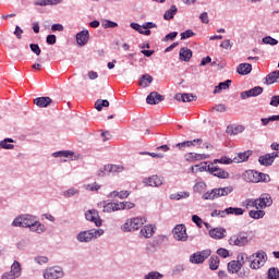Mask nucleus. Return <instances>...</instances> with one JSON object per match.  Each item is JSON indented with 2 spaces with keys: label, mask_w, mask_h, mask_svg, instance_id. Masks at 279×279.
Masks as SVG:
<instances>
[{
  "label": "nucleus",
  "mask_w": 279,
  "mask_h": 279,
  "mask_svg": "<svg viewBox=\"0 0 279 279\" xmlns=\"http://www.w3.org/2000/svg\"><path fill=\"white\" fill-rule=\"evenodd\" d=\"M104 234H106L104 229H88L80 231L76 234V241L78 243H92V241H97V239H100Z\"/></svg>",
  "instance_id": "obj_1"
},
{
  "label": "nucleus",
  "mask_w": 279,
  "mask_h": 279,
  "mask_svg": "<svg viewBox=\"0 0 279 279\" xmlns=\"http://www.w3.org/2000/svg\"><path fill=\"white\" fill-rule=\"evenodd\" d=\"M147 223V218L145 217H133L125 220V222L121 226L122 232H136L141 227Z\"/></svg>",
  "instance_id": "obj_2"
},
{
  "label": "nucleus",
  "mask_w": 279,
  "mask_h": 279,
  "mask_svg": "<svg viewBox=\"0 0 279 279\" xmlns=\"http://www.w3.org/2000/svg\"><path fill=\"white\" fill-rule=\"evenodd\" d=\"M250 258L247 256V253H239L236 255V259L231 260L227 265V269L229 274H239L241 269H243V265H245V262Z\"/></svg>",
  "instance_id": "obj_3"
},
{
  "label": "nucleus",
  "mask_w": 279,
  "mask_h": 279,
  "mask_svg": "<svg viewBox=\"0 0 279 279\" xmlns=\"http://www.w3.org/2000/svg\"><path fill=\"white\" fill-rule=\"evenodd\" d=\"M232 191H234V187H232V185L214 189L211 191L204 193L202 198L207 201L219 199V197H227V195H230Z\"/></svg>",
  "instance_id": "obj_4"
},
{
  "label": "nucleus",
  "mask_w": 279,
  "mask_h": 279,
  "mask_svg": "<svg viewBox=\"0 0 279 279\" xmlns=\"http://www.w3.org/2000/svg\"><path fill=\"white\" fill-rule=\"evenodd\" d=\"M247 260H251V269H260V267H264L265 263H267V254L263 251H258L250 256Z\"/></svg>",
  "instance_id": "obj_5"
},
{
  "label": "nucleus",
  "mask_w": 279,
  "mask_h": 279,
  "mask_svg": "<svg viewBox=\"0 0 279 279\" xmlns=\"http://www.w3.org/2000/svg\"><path fill=\"white\" fill-rule=\"evenodd\" d=\"M229 245L235 246V247H245L247 243H250V236L246 232H239L233 235H231L228 240Z\"/></svg>",
  "instance_id": "obj_6"
},
{
  "label": "nucleus",
  "mask_w": 279,
  "mask_h": 279,
  "mask_svg": "<svg viewBox=\"0 0 279 279\" xmlns=\"http://www.w3.org/2000/svg\"><path fill=\"white\" fill-rule=\"evenodd\" d=\"M35 217L29 214L20 215L12 221L11 226L13 228H29L34 223Z\"/></svg>",
  "instance_id": "obj_7"
},
{
  "label": "nucleus",
  "mask_w": 279,
  "mask_h": 279,
  "mask_svg": "<svg viewBox=\"0 0 279 279\" xmlns=\"http://www.w3.org/2000/svg\"><path fill=\"white\" fill-rule=\"evenodd\" d=\"M130 27L143 36H151V31L149 29L157 28L158 25H156L154 22H146L143 25L133 22L130 24Z\"/></svg>",
  "instance_id": "obj_8"
},
{
  "label": "nucleus",
  "mask_w": 279,
  "mask_h": 279,
  "mask_svg": "<svg viewBox=\"0 0 279 279\" xmlns=\"http://www.w3.org/2000/svg\"><path fill=\"white\" fill-rule=\"evenodd\" d=\"M23 268L21 267V263L14 260L11 265V270L5 271L1 275V279H17L22 276Z\"/></svg>",
  "instance_id": "obj_9"
},
{
  "label": "nucleus",
  "mask_w": 279,
  "mask_h": 279,
  "mask_svg": "<svg viewBox=\"0 0 279 279\" xmlns=\"http://www.w3.org/2000/svg\"><path fill=\"white\" fill-rule=\"evenodd\" d=\"M144 186H150L151 189H158L165 184V179L160 175L153 174L143 179Z\"/></svg>",
  "instance_id": "obj_10"
},
{
  "label": "nucleus",
  "mask_w": 279,
  "mask_h": 279,
  "mask_svg": "<svg viewBox=\"0 0 279 279\" xmlns=\"http://www.w3.org/2000/svg\"><path fill=\"white\" fill-rule=\"evenodd\" d=\"M210 254H213L210 250L196 252L190 256V263H192V265H202Z\"/></svg>",
  "instance_id": "obj_11"
},
{
  "label": "nucleus",
  "mask_w": 279,
  "mask_h": 279,
  "mask_svg": "<svg viewBox=\"0 0 279 279\" xmlns=\"http://www.w3.org/2000/svg\"><path fill=\"white\" fill-rule=\"evenodd\" d=\"M172 236L175 241H189V234L186 233V227L184 225H177L172 230Z\"/></svg>",
  "instance_id": "obj_12"
},
{
  "label": "nucleus",
  "mask_w": 279,
  "mask_h": 279,
  "mask_svg": "<svg viewBox=\"0 0 279 279\" xmlns=\"http://www.w3.org/2000/svg\"><path fill=\"white\" fill-rule=\"evenodd\" d=\"M64 277V271H62V268L54 266L49 267L44 270V278L45 279H60Z\"/></svg>",
  "instance_id": "obj_13"
},
{
  "label": "nucleus",
  "mask_w": 279,
  "mask_h": 279,
  "mask_svg": "<svg viewBox=\"0 0 279 279\" xmlns=\"http://www.w3.org/2000/svg\"><path fill=\"white\" fill-rule=\"evenodd\" d=\"M85 219L87 221H92V223H95L96 228H101L104 221L101 220V217L99 216V211L97 209H89L85 213Z\"/></svg>",
  "instance_id": "obj_14"
},
{
  "label": "nucleus",
  "mask_w": 279,
  "mask_h": 279,
  "mask_svg": "<svg viewBox=\"0 0 279 279\" xmlns=\"http://www.w3.org/2000/svg\"><path fill=\"white\" fill-rule=\"evenodd\" d=\"M257 208L259 210H265V208H269L271 204H274V199L270 194L264 193L258 198H256Z\"/></svg>",
  "instance_id": "obj_15"
},
{
  "label": "nucleus",
  "mask_w": 279,
  "mask_h": 279,
  "mask_svg": "<svg viewBox=\"0 0 279 279\" xmlns=\"http://www.w3.org/2000/svg\"><path fill=\"white\" fill-rule=\"evenodd\" d=\"M208 173H211V175L220 178L221 180H228V178H230V173H228V171L215 166V163L209 165Z\"/></svg>",
  "instance_id": "obj_16"
},
{
  "label": "nucleus",
  "mask_w": 279,
  "mask_h": 279,
  "mask_svg": "<svg viewBox=\"0 0 279 279\" xmlns=\"http://www.w3.org/2000/svg\"><path fill=\"white\" fill-rule=\"evenodd\" d=\"M276 158H279V151H274L271 154H266L264 156H260L258 158V162L260 165H263L264 167H271V165H274V160H276Z\"/></svg>",
  "instance_id": "obj_17"
},
{
  "label": "nucleus",
  "mask_w": 279,
  "mask_h": 279,
  "mask_svg": "<svg viewBox=\"0 0 279 279\" xmlns=\"http://www.w3.org/2000/svg\"><path fill=\"white\" fill-rule=\"evenodd\" d=\"M185 158V162H201V160H206L208 158H210V155H206V154H197V153H186L184 155Z\"/></svg>",
  "instance_id": "obj_18"
},
{
  "label": "nucleus",
  "mask_w": 279,
  "mask_h": 279,
  "mask_svg": "<svg viewBox=\"0 0 279 279\" xmlns=\"http://www.w3.org/2000/svg\"><path fill=\"white\" fill-rule=\"evenodd\" d=\"M156 234V226L145 225L140 231V239H151Z\"/></svg>",
  "instance_id": "obj_19"
},
{
  "label": "nucleus",
  "mask_w": 279,
  "mask_h": 279,
  "mask_svg": "<svg viewBox=\"0 0 279 279\" xmlns=\"http://www.w3.org/2000/svg\"><path fill=\"white\" fill-rule=\"evenodd\" d=\"M88 40H90V33H88V29H83L76 34V43L78 47H85V45H88Z\"/></svg>",
  "instance_id": "obj_20"
},
{
  "label": "nucleus",
  "mask_w": 279,
  "mask_h": 279,
  "mask_svg": "<svg viewBox=\"0 0 279 279\" xmlns=\"http://www.w3.org/2000/svg\"><path fill=\"white\" fill-rule=\"evenodd\" d=\"M31 232H36V234H43V232H46L47 228L45 225H43L40 221H38V218H34L31 227H28Z\"/></svg>",
  "instance_id": "obj_21"
},
{
  "label": "nucleus",
  "mask_w": 279,
  "mask_h": 279,
  "mask_svg": "<svg viewBox=\"0 0 279 279\" xmlns=\"http://www.w3.org/2000/svg\"><path fill=\"white\" fill-rule=\"evenodd\" d=\"M258 95H263V87L256 86L252 89L241 93V99H248V97H258Z\"/></svg>",
  "instance_id": "obj_22"
},
{
  "label": "nucleus",
  "mask_w": 279,
  "mask_h": 279,
  "mask_svg": "<svg viewBox=\"0 0 279 279\" xmlns=\"http://www.w3.org/2000/svg\"><path fill=\"white\" fill-rule=\"evenodd\" d=\"M160 101H165V96L157 92H151L146 98V102L150 106H156V104H160Z\"/></svg>",
  "instance_id": "obj_23"
},
{
  "label": "nucleus",
  "mask_w": 279,
  "mask_h": 279,
  "mask_svg": "<svg viewBox=\"0 0 279 279\" xmlns=\"http://www.w3.org/2000/svg\"><path fill=\"white\" fill-rule=\"evenodd\" d=\"M258 173L257 171L254 170H246L243 174L242 178L245 180V182H253L254 184H257L258 182Z\"/></svg>",
  "instance_id": "obj_24"
},
{
  "label": "nucleus",
  "mask_w": 279,
  "mask_h": 279,
  "mask_svg": "<svg viewBox=\"0 0 279 279\" xmlns=\"http://www.w3.org/2000/svg\"><path fill=\"white\" fill-rule=\"evenodd\" d=\"M179 58L182 62H190L193 58V51H191V49L187 47H183L180 49Z\"/></svg>",
  "instance_id": "obj_25"
},
{
  "label": "nucleus",
  "mask_w": 279,
  "mask_h": 279,
  "mask_svg": "<svg viewBox=\"0 0 279 279\" xmlns=\"http://www.w3.org/2000/svg\"><path fill=\"white\" fill-rule=\"evenodd\" d=\"M52 101L53 100L50 97H38L34 99V104L38 108H47L48 106H51Z\"/></svg>",
  "instance_id": "obj_26"
},
{
  "label": "nucleus",
  "mask_w": 279,
  "mask_h": 279,
  "mask_svg": "<svg viewBox=\"0 0 279 279\" xmlns=\"http://www.w3.org/2000/svg\"><path fill=\"white\" fill-rule=\"evenodd\" d=\"M202 143H204V140L196 138L193 141H185L183 143H179L177 144V146L179 147V149H184V147H197V145H202Z\"/></svg>",
  "instance_id": "obj_27"
},
{
  "label": "nucleus",
  "mask_w": 279,
  "mask_h": 279,
  "mask_svg": "<svg viewBox=\"0 0 279 279\" xmlns=\"http://www.w3.org/2000/svg\"><path fill=\"white\" fill-rule=\"evenodd\" d=\"M250 156H252V150L239 153L238 156L233 158V162H235L236 165L241 162H247V160H250Z\"/></svg>",
  "instance_id": "obj_28"
},
{
  "label": "nucleus",
  "mask_w": 279,
  "mask_h": 279,
  "mask_svg": "<svg viewBox=\"0 0 279 279\" xmlns=\"http://www.w3.org/2000/svg\"><path fill=\"white\" fill-rule=\"evenodd\" d=\"M209 236H211V239H223L226 236V229L225 228H214L211 230H209Z\"/></svg>",
  "instance_id": "obj_29"
},
{
  "label": "nucleus",
  "mask_w": 279,
  "mask_h": 279,
  "mask_svg": "<svg viewBox=\"0 0 279 279\" xmlns=\"http://www.w3.org/2000/svg\"><path fill=\"white\" fill-rule=\"evenodd\" d=\"M236 73H239V75H250V73H252V64L240 63L236 68Z\"/></svg>",
  "instance_id": "obj_30"
},
{
  "label": "nucleus",
  "mask_w": 279,
  "mask_h": 279,
  "mask_svg": "<svg viewBox=\"0 0 279 279\" xmlns=\"http://www.w3.org/2000/svg\"><path fill=\"white\" fill-rule=\"evenodd\" d=\"M177 101H183L184 104L195 101L197 99V96H194L193 94H177L174 96Z\"/></svg>",
  "instance_id": "obj_31"
},
{
  "label": "nucleus",
  "mask_w": 279,
  "mask_h": 279,
  "mask_svg": "<svg viewBox=\"0 0 279 279\" xmlns=\"http://www.w3.org/2000/svg\"><path fill=\"white\" fill-rule=\"evenodd\" d=\"M210 168V165L208 166L207 162H201L198 165L192 166L191 169V173H202L204 171H208V169Z\"/></svg>",
  "instance_id": "obj_32"
},
{
  "label": "nucleus",
  "mask_w": 279,
  "mask_h": 279,
  "mask_svg": "<svg viewBox=\"0 0 279 279\" xmlns=\"http://www.w3.org/2000/svg\"><path fill=\"white\" fill-rule=\"evenodd\" d=\"M121 210L120 203H107L102 207L104 213H117Z\"/></svg>",
  "instance_id": "obj_33"
},
{
  "label": "nucleus",
  "mask_w": 279,
  "mask_h": 279,
  "mask_svg": "<svg viewBox=\"0 0 279 279\" xmlns=\"http://www.w3.org/2000/svg\"><path fill=\"white\" fill-rule=\"evenodd\" d=\"M125 168H123V166L121 165H106L105 166V171L109 172V173H121L124 171Z\"/></svg>",
  "instance_id": "obj_34"
},
{
  "label": "nucleus",
  "mask_w": 279,
  "mask_h": 279,
  "mask_svg": "<svg viewBox=\"0 0 279 279\" xmlns=\"http://www.w3.org/2000/svg\"><path fill=\"white\" fill-rule=\"evenodd\" d=\"M151 82H154V77H151V75L149 74H144L140 78L138 86H141L142 88H147L151 84Z\"/></svg>",
  "instance_id": "obj_35"
},
{
  "label": "nucleus",
  "mask_w": 279,
  "mask_h": 279,
  "mask_svg": "<svg viewBox=\"0 0 279 279\" xmlns=\"http://www.w3.org/2000/svg\"><path fill=\"white\" fill-rule=\"evenodd\" d=\"M242 206L247 210H250V208H256V210H259L256 198H246L245 201L242 202Z\"/></svg>",
  "instance_id": "obj_36"
},
{
  "label": "nucleus",
  "mask_w": 279,
  "mask_h": 279,
  "mask_svg": "<svg viewBox=\"0 0 279 279\" xmlns=\"http://www.w3.org/2000/svg\"><path fill=\"white\" fill-rule=\"evenodd\" d=\"M64 0H37L35 1V5L46 7V5H59Z\"/></svg>",
  "instance_id": "obj_37"
},
{
  "label": "nucleus",
  "mask_w": 279,
  "mask_h": 279,
  "mask_svg": "<svg viewBox=\"0 0 279 279\" xmlns=\"http://www.w3.org/2000/svg\"><path fill=\"white\" fill-rule=\"evenodd\" d=\"M230 84H232L231 80H227L226 82L219 83L218 86L214 89V95H217V93H220L222 90H228L230 88Z\"/></svg>",
  "instance_id": "obj_38"
},
{
  "label": "nucleus",
  "mask_w": 279,
  "mask_h": 279,
  "mask_svg": "<svg viewBox=\"0 0 279 279\" xmlns=\"http://www.w3.org/2000/svg\"><path fill=\"white\" fill-rule=\"evenodd\" d=\"M175 14H178V7L172 4L170 7V9L165 12L163 19H165V21H171V19H173V16H175Z\"/></svg>",
  "instance_id": "obj_39"
},
{
  "label": "nucleus",
  "mask_w": 279,
  "mask_h": 279,
  "mask_svg": "<svg viewBox=\"0 0 279 279\" xmlns=\"http://www.w3.org/2000/svg\"><path fill=\"white\" fill-rule=\"evenodd\" d=\"M265 80L266 84H276V82L279 80V70L269 73Z\"/></svg>",
  "instance_id": "obj_40"
},
{
  "label": "nucleus",
  "mask_w": 279,
  "mask_h": 279,
  "mask_svg": "<svg viewBox=\"0 0 279 279\" xmlns=\"http://www.w3.org/2000/svg\"><path fill=\"white\" fill-rule=\"evenodd\" d=\"M83 187L85 189V191H88L90 193H97L98 191L101 190V184L94 182L90 184H85L83 185Z\"/></svg>",
  "instance_id": "obj_41"
},
{
  "label": "nucleus",
  "mask_w": 279,
  "mask_h": 279,
  "mask_svg": "<svg viewBox=\"0 0 279 279\" xmlns=\"http://www.w3.org/2000/svg\"><path fill=\"white\" fill-rule=\"evenodd\" d=\"M73 151L71 150H59L52 153V158H71L73 156Z\"/></svg>",
  "instance_id": "obj_42"
},
{
  "label": "nucleus",
  "mask_w": 279,
  "mask_h": 279,
  "mask_svg": "<svg viewBox=\"0 0 279 279\" xmlns=\"http://www.w3.org/2000/svg\"><path fill=\"white\" fill-rule=\"evenodd\" d=\"M227 215H235V217H239L245 213V210L241 207H229L226 208Z\"/></svg>",
  "instance_id": "obj_43"
},
{
  "label": "nucleus",
  "mask_w": 279,
  "mask_h": 279,
  "mask_svg": "<svg viewBox=\"0 0 279 279\" xmlns=\"http://www.w3.org/2000/svg\"><path fill=\"white\" fill-rule=\"evenodd\" d=\"M14 140L12 138H4L0 142V149H14Z\"/></svg>",
  "instance_id": "obj_44"
},
{
  "label": "nucleus",
  "mask_w": 279,
  "mask_h": 279,
  "mask_svg": "<svg viewBox=\"0 0 279 279\" xmlns=\"http://www.w3.org/2000/svg\"><path fill=\"white\" fill-rule=\"evenodd\" d=\"M110 106V101L104 100V99H98L95 102V108L98 112H101L104 108H108Z\"/></svg>",
  "instance_id": "obj_45"
},
{
  "label": "nucleus",
  "mask_w": 279,
  "mask_h": 279,
  "mask_svg": "<svg viewBox=\"0 0 279 279\" xmlns=\"http://www.w3.org/2000/svg\"><path fill=\"white\" fill-rule=\"evenodd\" d=\"M209 268L211 271H216V269H219V256L213 255L209 258Z\"/></svg>",
  "instance_id": "obj_46"
},
{
  "label": "nucleus",
  "mask_w": 279,
  "mask_h": 279,
  "mask_svg": "<svg viewBox=\"0 0 279 279\" xmlns=\"http://www.w3.org/2000/svg\"><path fill=\"white\" fill-rule=\"evenodd\" d=\"M206 189H207V185H206V182H204V181H198L193 186L194 193H204V191H206Z\"/></svg>",
  "instance_id": "obj_47"
},
{
  "label": "nucleus",
  "mask_w": 279,
  "mask_h": 279,
  "mask_svg": "<svg viewBox=\"0 0 279 279\" xmlns=\"http://www.w3.org/2000/svg\"><path fill=\"white\" fill-rule=\"evenodd\" d=\"M248 216L251 217V219H263V217H265V210L263 209L251 210L248 213Z\"/></svg>",
  "instance_id": "obj_48"
},
{
  "label": "nucleus",
  "mask_w": 279,
  "mask_h": 279,
  "mask_svg": "<svg viewBox=\"0 0 279 279\" xmlns=\"http://www.w3.org/2000/svg\"><path fill=\"white\" fill-rule=\"evenodd\" d=\"M101 26L104 27V29H114V27H119V24L110 20H102Z\"/></svg>",
  "instance_id": "obj_49"
},
{
  "label": "nucleus",
  "mask_w": 279,
  "mask_h": 279,
  "mask_svg": "<svg viewBox=\"0 0 279 279\" xmlns=\"http://www.w3.org/2000/svg\"><path fill=\"white\" fill-rule=\"evenodd\" d=\"M262 43L264 45H270L271 47H276V45H278V39L271 36H266V37H263Z\"/></svg>",
  "instance_id": "obj_50"
},
{
  "label": "nucleus",
  "mask_w": 279,
  "mask_h": 279,
  "mask_svg": "<svg viewBox=\"0 0 279 279\" xmlns=\"http://www.w3.org/2000/svg\"><path fill=\"white\" fill-rule=\"evenodd\" d=\"M132 208H136V204L132 202H120V210H132Z\"/></svg>",
  "instance_id": "obj_51"
},
{
  "label": "nucleus",
  "mask_w": 279,
  "mask_h": 279,
  "mask_svg": "<svg viewBox=\"0 0 279 279\" xmlns=\"http://www.w3.org/2000/svg\"><path fill=\"white\" fill-rule=\"evenodd\" d=\"M74 195H80V190H77L75 187H71L63 192L64 197H74Z\"/></svg>",
  "instance_id": "obj_52"
},
{
  "label": "nucleus",
  "mask_w": 279,
  "mask_h": 279,
  "mask_svg": "<svg viewBox=\"0 0 279 279\" xmlns=\"http://www.w3.org/2000/svg\"><path fill=\"white\" fill-rule=\"evenodd\" d=\"M191 194L189 192H180L177 194L170 195V199H186Z\"/></svg>",
  "instance_id": "obj_53"
},
{
  "label": "nucleus",
  "mask_w": 279,
  "mask_h": 279,
  "mask_svg": "<svg viewBox=\"0 0 279 279\" xmlns=\"http://www.w3.org/2000/svg\"><path fill=\"white\" fill-rule=\"evenodd\" d=\"M163 275L158 271H150L148 272L144 279H162Z\"/></svg>",
  "instance_id": "obj_54"
},
{
  "label": "nucleus",
  "mask_w": 279,
  "mask_h": 279,
  "mask_svg": "<svg viewBox=\"0 0 279 279\" xmlns=\"http://www.w3.org/2000/svg\"><path fill=\"white\" fill-rule=\"evenodd\" d=\"M219 162L220 165H232L234 162V159H230L228 157H221L220 159H215L214 165H217Z\"/></svg>",
  "instance_id": "obj_55"
},
{
  "label": "nucleus",
  "mask_w": 279,
  "mask_h": 279,
  "mask_svg": "<svg viewBox=\"0 0 279 279\" xmlns=\"http://www.w3.org/2000/svg\"><path fill=\"white\" fill-rule=\"evenodd\" d=\"M239 132H243V126H238L235 129L232 126L227 128V134H230L231 136L239 134Z\"/></svg>",
  "instance_id": "obj_56"
},
{
  "label": "nucleus",
  "mask_w": 279,
  "mask_h": 279,
  "mask_svg": "<svg viewBox=\"0 0 279 279\" xmlns=\"http://www.w3.org/2000/svg\"><path fill=\"white\" fill-rule=\"evenodd\" d=\"M268 279H279V270H278V268H270L268 270Z\"/></svg>",
  "instance_id": "obj_57"
},
{
  "label": "nucleus",
  "mask_w": 279,
  "mask_h": 279,
  "mask_svg": "<svg viewBox=\"0 0 279 279\" xmlns=\"http://www.w3.org/2000/svg\"><path fill=\"white\" fill-rule=\"evenodd\" d=\"M35 263H37V265H47V263H49V257H47V256H36L35 257Z\"/></svg>",
  "instance_id": "obj_58"
},
{
  "label": "nucleus",
  "mask_w": 279,
  "mask_h": 279,
  "mask_svg": "<svg viewBox=\"0 0 279 279\" xmlns=\"http://www.w3.org/2000/svg\"><path fill=\"white\" fill-rule=\"evenodd\" d=\"M258 182H271V178L269 177V174L258 172Z\"/></svg>",
  "instance_id": "obj_59"
},
{
  "label": "nucleus",
  "mask_w": 279,
  "mask_h": 279,
  "mask_svg": "<svg viewBox=\"0 0 279 279\" xmlns=\"http://www.w3.org/2000/svg\"><path fill=\"white\" fill-rule=\"evenodd\" d=\"M193 36H195V34L191 29H187L181 33V40H186V38H193Z\"/></svg>",
  "instance_id": "obj_60"
},
{
  "label": "nucleus",
  "mask_w": 279,
  "mask_h": 279,
  "mask_svg": "<svg viewBox=\"0 0 279 279\" xmlns=\"http://www.w3.org/2000/svg\"><path fill=\"white\" fill-rule=\"evenodd\" d=\"M228 215V211L225 210H219V209H215L211 213V217H226Z\"/></svg>",
  "instance_id": "obj_61"
},
{
  "label": "nucleus",
  "mask_w": 279,
  "mask_h": 279,
  "mask_svg": "<svg viewBox=\"0 0 279 279\" xmlns=\"http://www.w3.org/2000/svg\"><path fill=\"white\" fill-rule=\"evenodd\" d=\"M177 36H178V32L169 33L168 35L165 36L163 43H169V40H175Z\"/></svg>",
  "instance_id": "obj_62"
},
{
  "label": "nucleus",
  "mask_w": 279,
  "mask_h": 279,
  "mask_svg": "<svg viewBox=\"0 0 279 279\" xmlns=\"http://www.w3.org/2000/svg\"><path fill=\"white\" fill-rule=\"evenodd\" d=\"M217 254H218V256H221L222 258H228V256H230V252L226 248H218Z\"/></svg>",
  "instance_id": "obj_63"
},
{
  "label": "nucleus",
  "mask_w": 279,
  "mask_h": 279,
  "mask_svg": "<svg viewBox=\"0 0 279 279\" xmlns=\"http://www.w3.org/2000/svg\"><path fill=\"white\" fill-rule=\"evenodd\" d=\"M270 106L274 108H278L279 106V96H272L270 99Z\"/></svg>",
  "instance_id": "obj_64"
}]
</instances>
